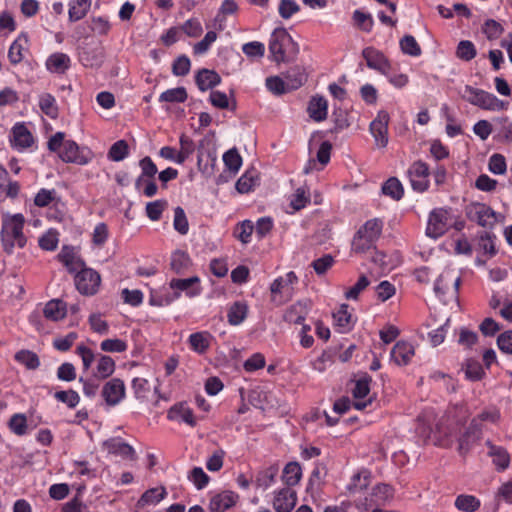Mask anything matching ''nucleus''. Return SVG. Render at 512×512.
Segmentation results:
<instances>
[{"instance_id":"338daca9","label":"nucleus","mask_w":512,"mask_h":512,"mask_svg":"<svg viewBox=\"0 0 512 512\" xmlns=\"http://www.w3.org/2000/svg\"><path fill=\"white\" fill-rule=\"evenodd\" d=\"M100 348L104 352L122 353L128 349V344L122 339H105L101 342Z\"/></svg>"},{"instance_id":"f257e3e1","label":"nucleus","mask_w":512,"mask_h":512,"mask_svg":"<svg viewBox=\"0 0 512 512\" xmlns=\"http://www.w3.org/2000/svg\"><path fill=\"white\" fill-rule=\"evenodd\" d=\"M50 152L56 153L64 163H72L80 166L89 164L94 153L87 146H79L74 140L66 139L64 132H56L47 142Z\"/></svg>"},{"instance_id":"49530a36","label":"nucleus","mask_w":512,"mask_h":512,"mask_svg":"<svg viewBox=\"0 0 512 512\" xmlns=\"http://www.w3.org/2000/svg\"><path fill=\"white\" fill-rule=\"evenodd\" d=\"M352 19L356 28L366 33L372 31L374 26V19L370 13H365L357 9L353 12Z\"/></svg>"},{"instance_id":"774afa93","label":"nucleus","mask_w":512,"mask_h":512,"mask_svg":"<svg viewBox=\"0 0 512 512\" xmlns=\"http://www.w3.org/2000/svg\"><path fill=\"white\" fill-rule=\"evenodd\" d=\"M188 479L198 490H202L208 485L210 477L201 467H194L188 474Z\"/></svg>"},{"instance_id":"c9c22d12","label":"nucleus","mask_w":512,"mask_h":512,"mask_svg":"<svg viewBox=\"0 0 512 512\" xmlns=\"http://www.w3.org/2000/svg\"><path fill=\"white\" fill-rule=\"evenodd\" d=\"M67 313L66 303L59 299H52L45 304L43 315L51 321L62 320Z\"/></svg>"},{"instance_id":"2eb2a0df","label":"nucleus","mask_w":512,"mask_h":512,"mask_svg":"<svg viewBox=\"0 0 512 512\" xmlns=\"http://www.w3.org/2000/svg\"><path fill=\"white\" fill-rule=\"evenodd\" d=\"M482 430L483 425L479 423V419L473 418L465 432L458 437V451L460 454H466L472 445L481 439Z\"/></svg>"},{"instance_id":"b1692460","label":"nucleus","mask_w":512,"mask_h":512,"mask_svg":"<svg viewBox=\"0 0 512 512\" xmlns=\"http://www.w3.org/2000/svg\"><path fill=\"white\" fill-rule=\"evenodd\" d=\"M293 287H287L283 277L276 278L270 285L271 302L280 306L291 299Z\"/></svg>"},{"instance_id":"4c0bfd02","label":"nucleus","mask_w":512,"mask_h":512,"mask_svg":"<svg viewBox=\"0 0 512 512\" xmlns=\"http://www.w3.org/2000/svg\"><path fill=\"white\" fill-rule=\"evenodd\" d=\"M454 506L461 512H476L481 507V501L474 495L460 494L456 497Z\"/></svg>"},{"instance_id":"cd10ccee","label":"nucleus","mask_w":512,"mask_h":512,"mask_svg":"<svg viewBox=\"0 0 512 512\" xmlns=\"http://www.w3.org/2000/svg\"><path fill=\"white\" fill-rule=\"evenodd\" d=\"M307 112L315 122L324 121L328 114V101L323 96H313L308 103Z\"/></svg>"},{"instance_id":"e2e57ef3","label":"nucleus","mask_w":512,"mask_h":512,"mask_svg":"<svg viewBox=\"0 0 512 512\" xmlns=\"http://www.w3.org/2000/svg\"><path fill=\"white\" fill-rule=\"evenodd\" d=\"M265 85L268 91H270L274 95H282L287 92H290V89H288L285 79H282L279 76L267 77Z\"/></svg>"},{"instance_id":"5701e85b","label":"nucleus","mask_w":512,"mask_h":512,"mask_svg":"<svg viewBox=\"0 0 512 512\" xmlns=\"http://www.w3.org/2000/svg\"><path fill=\"white\" fill-rule=\"evenodd\" d=\"M45 67L50 73L65 74L71 67V58L63 52L52 53L46 59Z\"/></svg>"},{"instance_id":"6ab92c4d","label":"nucleus","mask_w":512,"mask_h":512,"mask_svg":"<svg viewBox=\"0 0 512 512\" xmlns=\"http://www.w3.org/2000/svg\"><path fill=\"white\" fill-rule=\"evenodd\" d=\"M415 354V348L412 343L404 340L396 342L393 346L390 357L391 360L398 366L408 365Z\"/></svg>"},{"instance_id":"603ef678","label":"nucleus","mask_w":512,"mask_h":512,"mask_svg":"<svg viewBox=\"0 0 512 512\" xmlns=\"http://www.w3.org/2000/svg\"><path fill=\"white\" fill-rule=\"evenodd\" d=\"M370 478L371 475L368 470L363 469L355 473L348 485L349 491L354 492L366 489L370 484Z\"/></svg>"},{"instance_id":"0e129e2a","label":"nucleus","mask_w":512,"mask_h":512,"mask_svg":"<svg viewBox=\"0 0 512 512\" xmlns=\"http://www.w3.org/2000/svg\"><path fill=\"white\" fill-rule=\"evenodd\" d=\"M310 203V196L308 189L305 187H299L296 189L295 193L292 195L290 205L291 207L298 211L307 206Z\"/></svg>"},{"instance_id":"c85d7f7f","label":"nucleus","mask_w":512,"mask_h":512,"mask_svg":"<svg viewBox=\"0 0 512 512\" xmlns=\"http://www.w3.org/2000/svg\"><path fill=\"white\" fill-rule=\"evenodd\" d=\"M309 313V304L305 301H298L292 304L285 311L284 321L293 324H301Z\"/></svg>"},{"instance_id":"e433bc0d","label":"nucleus","mask_w":512,"mask_h":512,"mask_svg":"<svg viewBox=\"0 0 512 512\" xmlns=\"http://www.w3.org/2000/svg\"><path fill=\"white\" fill-rule=\"evenodd\" d=\"M167 495L164 487L151 488L146 490L136 503L138 509H143L147 505H156Z\"/></svg>"},{"instance_id":"4d7b16f0","label":"nucleus","mask_w":512,"mask_h":512,"mask_svg":"<svg viewBox=\"0 0 512 512\" xmlns=\"http://www.w3.org/2000/svg\"><path fill=\"white\" fill-rule=\"evenodd\" d=\"M8 428L17 436L27 433V417L23 413L13 414L8 421Z\"/></svg>"},{"instance_id":"f704fd0d","label":"nucleus","mask_w":512,"mask_h":512,"mask_svg":"<svg viewBox=\"0 0 512 512\" xmlns=\"http://www.w3.org/2000/svg\"><path fill=\"white\" fill-rule=\"evenodd\" d=\"M13 141L16 147L29 148L34 143V138L24 123H16L12 128Z\"/></svg>"},{"instance_id":"c756f323","label":"nucleus","mask_w":512,"mask_h":512,"mask_svg":"<svg viewBox=\"0 0 512 512\" xmlns=\"http://www.w3.org/2000/svg\"><path fill=\"white\" fill-rule=\"evenodd\" d=\"M116 369V363L112 357L104 354H99L97 364L92 372V375L97 380H105L109 378Z\"/></svg>"},{"instance_id":"864d4df0","label":"nucleus","mask_w":512,"mask_h":512,"mask_svg":"<svg viewBox=\"0 0 512 512\" xmlns=\"http://www.w3.org/2000/svg\"><path fill=\"white\" fill-rule=\"evenodd\" d=\"M179 28L181 32L190 38H198L203 33L202 23L196 17L189 18L184 23H182Z\"/></svg>"},{"instance_id":"72a5a7b5","label":"nucleus","mask_w":512,"mask_h":512,"mask_svg":"<svg viewBox=\"0 0 512 512\" xmlns=\"http://www.w3.org/2000/svg\"><path fill=\"white\" fill-rule=\"evenodd\" d=\"M249 307L245 301H235L227 311L228 323L232 326L242 324L248 316Z\"/></svg>"},{"instance_id":"1a4fd4ad","label":"nucleus","mask_w":512,"mask_h":512,"mask_svg":"<svg viewBox=\"0 0 512 512\" xmlns=\"http://www.w3.org/2000/svg\"><path fill=\"white\" fill-rule=\"evenodd\" d=\"M412 189L418 193L426 192L430 187V168L422 160L414 161L407 170Z\"/></svg>"},{"instance_id":"bf43d9fd","label":"nucleus","mask_w":512,"mask_h":512,"mask_svg":"<svg viewBox=\"0 0 512 512\" xmlns=\"http://www.w3.org/2000/svg\"><path fill=\"white\" fill-rule=\"evenodd\" d=\"M178 299L173 292H152L149 297V304L157 307H164L172 304Z\"/></svg>"},{"instance_id":"5fc2aeb1","label":"nucleus","mask_w":512,"mask_h":512,"mask_svg":"<svg viewBox=\"0 0 512 512\" xmlns=\"http://www.w3.org/2000/svg\"><path fill=\"white\" fill-rule=\"evenodd\" d=\"M277 473L278 468L275 466H270L260 471L255 479L256 486L263 489L269 488L275 482Z\"/></svg>"},{"instance_id":"3c124183","label":"nucleus","mask_w":512,"mask_h":512,"mask_svg":"<svg viewBox=\"0 0 512 512\" xmlns=\"http://www.w3.org/2000/svg\"><path fill=\"white\" fill-rule=\"evenodd\" d=\"M180 150L178 151V164H183L195 151L196 145L192 138L186 134L179 137Z\"/></svg>"},{"instance_id":"de8ad7c7","label":"nucleus","mask_w":512,"mask_h":512,"mask_svg":"<svg viewBox=\"0 0 512 512\" xmlns=\"http://www.w3.org/2000/svg\"><path fill=\"white\" fill-rule=\"evenodd\" d=\"M188 98L184 87H176L162 92L159 96V102L184 103Z\"/></svg>"},{"instance_id":"a878e982","label":"nucleus","mask_w":512,"mask_h":512,"mask_svg":"<svg viewBox=\"0 0 512 512\" xmlns=\"http://www.w3.org/2000/svg\"><path fill=\"white\" fill-rule=\"evenodd\" d=\"M485 444L489 448L488 456L492 458L496 470L499 472L505 471L510 465L508 451L502 446L494 445L490 440H487Z\"/></svg>"},{"instance_id":"58836bf2","label":"nucleus","mask_w":512,"mask_h":512,"mask_svg":"<svg viewBox=\"0 0 512 512\" xmlns=\"http://www.w3.org/2000/svg\"><path fill=\"white\" fill-rule=\"evenodd\" d=\"M383 229V221L374 218L366 221L363 226L359 228V232L364 235L367 239L372 241L374 244L379 239Z\"/></svg>"},{"instance_id":"4468645a","label":"nucleus","mask_w":512,"mask_h":512,"mask_svg":"<svg viewBox=\"0 0 512 512\" xmlns=\"http://www.w3.org/2000/svg\"><path fill=\"white\" fill-rule=\"evenodd\" d=\"M101 395L108 406L118 405L126 395V387L120 378H112L107 381L101 391Z\"/></svg>"},{"instance_id":"473e14b6","label":"nucleus","mask_w":512,"mask_h":512,"mask_svg":"<svg viewBox=\"0 0 512 512\" xmlns=\"http://www.w3.org/2000/svg\"><path fill=\"white\" fill-rule=\"evenodd\" d=\"M195 82L199 90L206 91L219 85L221 77L214 70L201 69L195 76Z\"/></svg>"},{"instance_id":"0eeeda50","label":"nucleus","mask_w":512,"mask_h":512,"mask_svg":"<svg viewBox=\"0 0 512 512\" xmlns=\"http://www.w3.org/2000/svg\"><path fill=\"white\" fill-rule=\"evenodd\" d=\"M461 281V277L455 275L454 270H446L436 279L434 292L436 296L444 302H446L448 298H456Z\"/></svg>"},{"instance_id":"6e6552de","label":"nucleus","mask_w":512,"mask_h":512,"mask_svg":"<svg viewBox=\"0 0 512 512\" xmlns=\"http://www.w3.org/2000/svg\"><path fill=\"white\" fill-rule=\"evenodd\" d=\"M451 225V209L434 208L428 216L426 235L437 239L443 236Z\"/></svg>"},{"instance_id":"7ed1b4c3","label":"nucleus","mask_w":512,"mask_h":512,"mask_svg":"<svg viewBox=\"0 0 512 512\" xmlns=\"http://www.w3.org/2000/svg\"><path fill=\"white\" fill-rule=\"evenodd\" d=\"M295 50V43L285 28H276L269 40V52L273 61L286 62Z\"/></svg>"},{"instance_id":"052dcab7","label":"nucleus","mask_w":512,"mask_h":512,"mask_svg":"<svg viewBox=\"0 0 512 512\" xmlns=\"http://www.w3.org/2000/svg\"><path fill=\"white\" fill-rule=\"evenodd\" d=\"M399 44H400V48L404 54H407V55H410L413 57H418L422 53L420 45L416 41L415 37L412 35H405L400 40Z\"/></svg>"},{"instance_id":"2f4dec72","label":"nucleus","mask_w":512,"mask_h":512,"mask_svg":"<svg viewBox=\"0 0 512 512\" xmlns=\"http://www.w3.org/2000/svg\"><path fill=\"white\" fill-rule=\"evenodd\" d=\"M284 78L290 91L297 90L307 81L305 68L299 65L290 67L284 74Z\"/></svg>"},{"instance_id":"7c9ffc66","label":"nucleus","mask_w":512,"mask_h":512,"mask_svg":"<svg viewBox=\"0 0 512 512\" xmlns=\"http://www.w3.org/2000/svg\"><path fill=\"white\" fill-rule=\"evenodd\" d=\"M192 266L189 254L182 250H176L171 254L170 268L178 275H185Z\"/></svg>"},{"instance_id":"393cba45","label":"nucleus","mask_w":512,"mask_h":512,"mask_svg":"<svg viewBox=\"0 0 512 512\" xmlns=\"http://www.w3.org/2000/svg\"><path fill=\"white\" fill-rule=\"evenodd\" d=\"M103 445L110 454L121 456L125 459H134V448L119 437L110 438Z\"/></svg>"},{"instance_id":"ddd939ff","label":"nucleus","mask_w":512,"mask_h":512,"mask_svg":"<svg viewBox=\"0 0 512 512\" xmlns=\"http://www.w3.org/2000/svg\"><path fill=\"white\" fill-rule=\"evenodd\" d=\"M362 57L366 61L368 68L377 71L382 75H387L388 71L392 70V65L389 59L380 50L369 46L362 50Z\"/></svg>"},{"instance_id":"79ce46f5","label":"nucleus","mask_w":512,"mask_h":512,"mask_svg":"<svg viewBox=\"0 0 512 512\" xmlns=\"http://www.w3.org/2000/svg\"><path fill=\"white\" fill-rule=\"evenodd\" d=\"M39 107L41 111L51 119H56L59 109L55 97L50 93H43L39 97Z\"/></svg>"},{"instance_id":"4be33fe9","label":"nucleus","mask_w":512,"mask_h":512,"mask_svg":"<svg viewBox=\"0 0 512 512\" xmlns=\"http://www.w3.org/2000/svg\"><path fill=\"white\" fill-rule=\"evenodd\" d=\"M239 495L233 491H223L210 500V512H225L236 505Z\"/></svg>"},{"instance_id":"412c9836","label":"nucleus","mask_w":512,"mask_h":512,"mask_svg":"<svg viewBox=\"0 0 512 512\" xmlns=\"http://www.w3.org/2000/svg\"><path fill=\"white\" fill-rule=\"evenodd\" d=\"M57 259L61 262L70 274H74L78 269L84 267V260L77 255L74 247L65 245L57 255Z\"/></svg>"},{"instance_id":"13d9d810","label":"nucleus","mask_w":512,"mask_h":512,"mask_svg":"<svg viewBox=\"0 0 512 512\" xmlns=\"http://www.w3.org/2000/svg\"><path fill=\"white\" fill-rule=\"evenodd\" d=\"M53 396L58 402L66 404L70 409L76 408L80 402L78 392L73 389L56 391Z\"/></svg>"},{"instance_id":"dca6fc26","label":"nucleus","mask_w":512,"mask_h":512,"mask_svg":"<svg viewBox=\"0 0 512 512\" xmlns=\"http://www.w3.org/2000/svg\"><path fill=\"white\" fill-rule=\"evenodd\" d=\"M213 341L214 336L209 331H198L188 336L187 345L192 352L205 355L210 350Z\"/></svg>"},{"instance_id":"69168bd1","label":"nucleus","mask_w":512,"mask_h":512,"mask_svg":"<svg viewBox=\"0 0 512 512\" xmlns=\"http://www.w3.org/2000/svg\"><path fill=\"white\" fill-rule=\"evenodd\" d=\"M173 227L181 235H186L189 231V223L185 211L180 206L174 209Z\"/></svg>"},{"instance_id":"bb28decb","label":"nucleus","mask_w":512,"mask_h":512,"mask_svg":"<svg viewBox=\"0 0 512 512\" xmlns=\"http://www.w3.org/2000/svg\"><path fill=\"white\" fill-rule=\"evenodd\" d=\"M334 324L338 332L347 333L352 330L354 326V320L351 312L349 311L348 304H342L333 313Z\"/></svg>"},{"instance_id":"680f3d73","label":"nucleus","mask_w":512,"mask_h":512,"mask_svg":"<svg viewBox=\"0 0 512 512\" xmlns=\"http://www.w3.org/2000/svg\"><path fill=\"white\" fill-rule=\"evenodd\" d=\"M477 51L473 42L469 40H462L458 43L456 49V56L463 61H470L475 58Z\"/></svg>"},{"instance_id":"39448f33","label":"nucleus","mask_w":512,"mask_h":512,"mask_svg":"<svg viewBox=\"0 0 512 512\" xmlns=\"http://www.w3.org/2000/svg\"><path fill=\"white\" fill-rule=\"evenodd\" d=\"M463 425L464 421L456 419L450 414L443 416L436 424V444L442 447L450 446L453 439L458 436Z\"/></svg>"},{"instance_id":"a18cd8bd","label":"nucleus","mask_w":512,"mask_h":512,"mask_svg":"<svg viewBox=\"0 0 512 512\" xmlns=\"http://www.w3.org/2000/svg\"><path fill=\"white\" fill-rule=\"evenodd\" d=\"M254 231V224L251 220H244L239 222L234 230L233 236L238 239L242 244H248L251 242V236Z\"/></svg>"},{"instance_id":"09e8293b","label":"nucleus","mask_w":512,"mask_h":512,"mask_svg":"<svg viewBox=\"0 0 512 512\" xmlns=\"http://www.w3.org/2000/svg\"><path fill=\"white\" fill-rule=\"evenodd\" d=\"M382 193L394 200H400L404 195V189L397 178L391 177L383 184Z\"/></svg>"},{"instance_id":"9d476101","label":"nucleus","mask_w":512,"mask_h":512,"mask_svg":"<svg viewBox=\"0 0 512 512\" xmlns=\"http://www.w3.org/2000/svg\"><path fill=\"white\" fill-rule=\"evenodd\" d=\"M465 213L470 221L482 227H492L496 222L495 211L485 203L472 202L466 206Z\"/></svg>"},{"instance_id":"f8f14e48","label":"nucleus","mask_w":512,"mask_h":512,"mask_svg":"<svg viewBox=\"0 0 512 512\" xmlns=\"http://www.w3.org/2000/svg\"><path fill=\"white\" fill-rule=\"evenodd\" d=\"M390 116L387 111L380 110L376 118L370 123L369 131L378 148H385L388 144V125Z\"/></svg>"},{"instance_id":"c03bdc74","label":"nucleus","mask_w":512,"mask_h":512,"mask_svg":"<svg viewBox=\"0 0 512 512\" xmlns=\"http://www.w3.org/2000/svg\"><path fill=\"white\" fill-rule=\"evenodd\" d=\"M14 359L29 370H36L40 366L38 355L30 350L22 349L16 352Z\"/></svg>"},{"instance_id":"a19ab883","label":"nucleus","mask_w":512,"mask_h":512,"mask_svg":"<svg viewBox=\"0 0 512 512\" xmlns=\"http://www.w3.org/2000/svg\"><path fill=\"white\" fill-rule=\"evenodd\" d=\"M301 478L302 469L298 462H289L285 465L282 480L288 487L297 485Z\"/></svg>"},{"instance_id":"f3484780","label":"nucleus","mask_w":512,"mask_h":512,"mask_svg":"<svg viewBox=\"0 0 512 512\" xmlns=\"http://www.w3.org/2000/svg\"><path fill=\"white\" fill-rule=\"evenodd\" d=\"M167 419L170 421L183 422L190 427L197 425L193 410L186 402H178L167 411Z\"/></svg>"},{"instance_id":"a211bd4d","label":"nucleus","mask_w":512,"mask_h":512,"mask_svg":"<svg viewBox=\"0 0 512 512\" xmlns=\"http://www.w3.org/2000/svg\"><path fill=\"white\" fill-rule=\"evenodd\" d=\"M297 503V493L290 487L282 488L275 493L273 507L276 512H291Z\"/></svg>"},{"instance_id":"9b49d317","label":"nucleus","mask_w":512,"mask_h":512,"mask_svg":"<svg viewBox=\"0 0 512 512\" xmlns=\"http://www.w3.org/2000/svg\"><path fill=\"white\" fill-rule=\"evenodd\" d=\"M169 287L173 290L174 295H178V299L182 293L188 298H195L202 294L203 288L201 280L198 276L189 278H173L169 282Z\"/></svg>"},{"instance_id":"8fccbe9b","label":"nucleus","mask_w":512,"mask_h":512,"mask_svg":"<svg viewBox=\"0 0 512 512\" xmlns=\"http://www.w3.org/2000/svg\"><path fill=\"white\" fill-rule=\"evenodd\" d=\"M168 207V201L165 199H158L152 202H148L145 207L146 216L151 221H159L162 213Z\"/></svg>"},{"instance_id":"f03ea898","label":"nucleus","mask_w":512,"mask_h":512,"mask_svg":"<svg viewBox=\"0 0 512 512\" xmlns=\"http://www.w3.org/2000/svg\"><path fill=\"white\" fill-rule=\"evenodd\" d=\"M24 223L25 218L21 213L2 215L0 236L3 248L7 253H12L15 246L23 248L26 245V237L23 234Z\"/></svg>"},{"instance_id":"6e6d98bb","label":"nucleus","mask_w":512,"mask_h":512,"mask_svg":"<svg viewBox=\"0 0 512 512\" xmlns=\"http://www.w3.org/2000/svg\"><path fill=\"white\" fill-rule=\"evenodd\" d=\"M129 155V146L125 140H118L108 151V159L115 162L124 160Z\"/></svg>"},{"instance_id":"20e7f679","label":"nucleus","mask_w":512,"mask_h":512,"mask_svg":"<svg viewBox=\"0 0 512 512\" xmlns=\"http://www.w3.org/2000/svg\"><path fill=\"white\" fill-rule=\"evenodd\" d=\"M463 98L470 104L484 110L501 111L507 108V103L498 99L494 94L470 85L465 86Z\"/></svg>"},{"instance_id":"423d86ee","label":"nucleus","mask_w":512,"mask_h":512,"mask_svg":"<svg viewBox=\"0 0 512 512\" xmlns=\"http://www.w3.org/2000/svg\"><path fill=\"white\" fill-rule=\"evenodd\" d=\"M74 282L81 295L93 296L99 291L101 276L96 270L86 267L84 264V267L74 273Z\"/></svg>"},{"instance_id":"ea45409f","label":"nucleus","mask_w":512,"mask_h":512,"mask_svg":"<svg viewBox=\"0 0 512 512\" xmlns=\"http://www.w3.org/2000/svg\"><path fill=\"white\" fill-rule=\"evenodd\" d=\"M139 166L142 172L141 175L138 176V178L135 181V188L137 190H140L141 186L143 185L145 177L153 179L158 172L157 166L149 156H146L143 159H141L139 161Z\"/></svg>"},{"instance_id":"aec40b11","label":"nucleus","mask_w":512,"mask_h":512,"mask_svg":"<svg viewBox=\"0 0 512 512\" xmlns=\"http://www.w3.org/2000/svg\"><path fill=\"white\" fill-rule=\"evenodd\" d=\"M370 382L371 377L364 376L359 378L353 389V397L355 401L353 402V407L356 410H364L368 405L372 403V399L363 400L366 396H368L370 392Z\"/></svg>"},{"instance_id":"37998d69","label":"nucleus","mask_w":512,"mask_h":512,"mask_svg":"<svg viewBox=\"0 0 512 512\" xmlns=\"http://www.w3.org/2000/svg\"><path fill=\"white\" fill-rule=\"evenodd\" d=\"M60 202V197L55 189L41 188L34 197V204L37 207L44 208L54 203Z\"/></svg>"}]
</instances>
